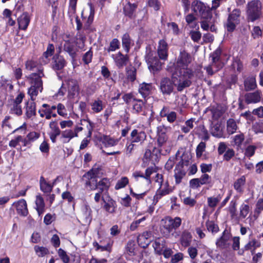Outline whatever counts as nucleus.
Wrapping results in <instances>:
<instances>
[{
	"label": "nucleus",
	"mask_w": 263,
	"mask_h": 263,
	"mask_svg": "<svg viewBox=\"0 0 263 263\" xmlns=\"http://www.w3.org/2000/svg\"><path fill=\"white\" fill-rule=\"evenodd\" d=\"M192 61L191 55L184 50L181 51L177 58L175 65V70L173 72V79L179 78L178 85V90L181 91L184 88L189 87L191 83V79L194 76L193 70L189 67ZM175 83V81H174Z\"/></svg>",
	"instance_id": "nucleus-1"
},
{
	"label": "nucleus",
	"mask_w": 263,
	"mask_h": 263,
	"mask_svg": "<svg viewBox=\"0 0 263 263\" xmlns=\"http://www.w3.org/2000/svg\"><path fill=\"white\" fill-rule=\"evenodd\" d=\"M25 67L28 70L37 71V72L32 73L27 77L30 84V87L28 90V94L31 99L33 100L36 99L39 92H42L43 88V81L41 79L42 77H44L43 68L36 62L31 60L26 62Z\"/></svg>",
	"instance_id": "nucleus-2"
},
{
	"label": "nucleus",
	"mask_w": 263,
	"mask_h": 263,
	"mask_svg": "<svg viewBox=\"0 0 263 263\" xmlns=\"http://www.w3.org/2000/svg\"><path fill=\"white\" fill-rule=\"evenodd\" d=\"M182 220L179 217L174 218L170 216L165 217L161 220L160 231L163 236L167 238H177L179 236V232L175 230L181 224Z\"/></svg>",
	"instance_id": "nucleus-3"
},
{
	"label": "nucleus",
	"mask_w": 263,
	"mask_h": 263,
	"mask_svg": "<svg viewBox=\"0 0 263 263\" xmlns=\"http://www.w3.org/2000/svg\"><path fill=\"white\" fill-rule=\"evenodd\" d=\"M247 18L248 22H254L260 19L262 15V5L258 0L249 2L246 8Z\"/></svg>",
	"instance_id": "nucleus-4"
},
{
	"label": "nucleus",
	"mask_w": 263,
	"mask_h": 263,
	"mask_svg": "<svg viewBox=\"0 0 263 263\" xmlns=\"http://www.w3.org/2000/svg\"><path fill=\"white\" fill-rule=\"evenodd\" d=\"M155 179L159 186L154 196V200L157 202L162 197L171 193L173 192V188L170 185L167 181H164L161 174H156Z\"/></svg>",
	"instance_id": "nucleus-5"
},
{
	"label": "nucleus",
	"mask_w": 263,
	"mask_h": 263,
	"mask_svg": "<svg viewBox=\"0 0 263 263\" xmlns=\"http://www.w3.org/2000/svg\"><path fill=\"white\" fill-rule=\"evenodd\" d=\"M168 129L169 127L163 125H160L157 127V145L160 148V152H162L163 149H164L166 153L170 152V148H165L167 145H170L168 136L166 135Z\"/></svg>",
	"instance_id": "nucleus-6"
},
{
	"label": "nucleus",
	"mask_w": 263,
	"mask_h": 263,
	"mask_svg": "<svg viewBox=\"0 0 263 263\" xmlns=\"http://www.w3.org/2000/svg\"><path fill=\"white\" fill-rule=\"evenodd\" d=\"M192 10L195 14L199 16L201 19L208 18L210 17V14H211L209 8L207 7L202 2L197 0L193 2Z\"/></svg>",
	"instance_id": "nucleus-7"
},
{
	"label": "nucleus",
	"mask_w": 263,
	"mask_h": 263,
	"mask_svg": "<svg viewBox=\"0 0 263 263\" xmlns=\"http://www.w3.org/2000/svg\"><path fill=\"white\" fill-rule=\"evenodd\" d=\"M174 81H175L176 84H178L179 78L177 77V78L174 79L172 77V81L167 78H163L161 79L160 89L163 95H170L173 91L174 85L178 88V85L175 84Z\"/></svg>",
	"instance_id": "nucleus-8"
},
{
	"label": "nucleus",
	"mask_w": 263,
	"mask_h": 263,
	"mask_svg": "<svg viewBox=\"0 0 263 263\" xmlns=\"http://www.w3.org/2000/svg\"><path fill=\"white\" fill-rule=\"evenodd\" d=\"M154 54V52L147 50L145 59L148 68L153 71H157L161 69V64Z\"/></svg>",
	"instance_id": "nucleus-9"
},
{
	"label": "nucleus",
	"mask_w": 263,
	"mask_h": 263,
	"mask_svg": "<svg viewBox=\"0 0 263 263\" xmlns=\"http://www.w3.org/2000/svg\"><path fill=\"white\" fill-rule=\"evenodd\" d=\"M24 96L25 95L23 93H20L15 99L13 100L12 104L10 105V112L11 114L17 116H21L22 114V109L20 104Z\"/></svg>",
	"instance_id": "nucleus-10"
},
{
	"label": "nucleus",
	"mask_w": 263,
	"mask_h": 263,
	"mask_svg": "<svg viewBox=\"0 0 263 263\" xmlns=\"http://www.w3.org/2000/svg\"><path fill=\"white\" fill-rule=\"evenodd\" d=\"M68 97L73 98L79 93L80 88L78 82L74 79H69L67 82Z\"/></svg>",
	"instance_id": "nucleus-11"
},
{
	"label": "nucleus",
	"mask_w": 263,
	"mask_h": 263,
	"mask_svg": "<svg viewBox=\"0 0 263 263\" xmlns=\"http://www.w3.org/2000/svg\"><path fill=\"white\" fill-rule=\"evenodd\" d=\"M262 92L257 90L253 92H248L245 95V100L247 104H255L260 101Z\"/></svg>",
	"instance_id": "nucleus-12"
},
{
	"label": "nucleus",
	"mask_w": 263,
	"mask_h": 263,
	"mask_svg": "<svg viewBox=\"0 0 263 263\" xmlns=\"http://www.w3.org/2000/svg\"><path fill=\"white\" fill-rule=\"evenodd\" d=\"M49 126L50 129L49 133L50 138L53 143H55L57 137L60 135H61L62 132L58 126L57 121H51L49 123Z\"/></svg>",
	"instance_id": "nucleus-13"
},
{
	"label": "nucleus",
	"mask_w": 263,
	"mask_h": 263,
	"mask_svg": "<svg viewBox=\"0 0 263 263\" xmlns=\"http://www.w3.org/2000/svg\"><path fill=\"white\" fill-rule=\"evenodd\" d=\"M168 45L166 41L162 39L159 41L157 48V53L159 59L166 60L168 57Z\"/></svg>",
	"instance_id": "nucleus-14"
},
{
	"label": "nucleus",
	"mask_w": 263,
	"mask_h": 263,
	"mask_svg": "<svg viewBox=\"0 0 263 263\" xmlns=\"http://www.w3.org/2000/svg\"><path fill=\"white\" fill-rule=\"evenodd\" d=\"M231 235L224 231L222 236L217 240L216 245L220 249H227L230 245Z\"/></svg>",
	"instance_id": "nucleus-15"
},
{
	"label": "nucleus",
	"mask_w": 263,
	"mask_h": 263,
	"mask_svg": "<svg viewBox=\"0 0 263 263\" xmlns=\"http://www.w3.org/2000/svg\"><path fill=\"white\" fill-rule=\"evenodd\" d=\"M186 174L185 170L184 168L183 162L181 160L176 166L174 170V177L176 183L178 184L181 182L182 178Z\"/></svg>",
	"instance_id": "nucleus-16"
},
{
	"label": "nucleus",
	"mask_w": 263,
	"mask_h": 263,
	"mask_svg": "<svg viewBox=\"0 0 263 263\" xmlns=\"http://www.w3.org/2000/svg\"><path fill=\"white\" fill-rule=\"evenodd\" d=\"M111 57L114 59L116 66L119 68H123L127 64L128 61V57L127 55H124L120 52L116 54H112Z\"/></svg>",
	"instance_id": "nucleus-17"
},
{
	"label": "nucleus",
	"mask_w": 263,
	"mask_h": 263,
	"mask_svg": "<svg viewBox=\"0 0 263 263\" xmlns=\"http://www.w3.org/2000/svg\"><path fill=\"white\" fill-rule=\"evenodd\" d=\"M146 137L144 132L134 129L130 133V141L132 143L142 142Z\"/></svg>",
	"instance_id": "nucleus-18"
},
{
	"label": "nucleus",
	"mask_w": 263,
	"mask_h": 263,
	"mask_svg": "<svg viewBox=\"0 0 263 263\" xmlns=\"http://www.w3.org/2000/svg\"><path fill=\"white\" fill-rule=\"evenodd\" d=\"M63 48L64 51L68 53L72 59L75 58L77 49L74 42L69 40L65 41L63 44Z\"/></svg>",
	"instance_id": "nucleus-19"
},
{
	"label": "nucleus",
	"mask_w": 263,
	"mask_h": 263,
	"mask_svg": "<svg viewBox=\"0 0 263 263\" xmlns=\"http://www.w3.org/2000/svg\"><path fill=\"white\" fill-rule=\"evenodd\" d=\"M103 174L102 169L99 166L95 165L89 171L83 175V177L86 179L95 178L97 179V178L102 177Z\"/></svg>",
	"instance_id": "nucleus-20"
},
{
	"label": "nucleus",
	"mask_w": 263,
	"mask_h": 263,
	"mask_svg": "<svg viewBox=\"0 0 263 263\" xmlns=\"http://www.w3.org/2000/svg\"><path fill=\"white\" fill-rule=\"evenodd\" d=\"M13 205L15 206L18 214L24 217L28 215L27 204L25 200L21 199L14 202Z\"/></svg>",
	"instance_id": "nucleus-21"
},
{
	"label": "nucleus",
	"mask_w": 263,
	"mask_h": 263,
	"mask_svg": "<svg viewBox=\"0 0 263 263\" xmlns=\"http://www.w3.org/2000/svg\"><path fill=\"white\" fill-rule=\"evenodd\" d=\"M151 236L152 233L151 232H144L142 234L138 237V242L141 247L146 248L148 246L151 241Z\"/></svg>",
	"instance_id": "nucleus-22"
},
{
	"label": "nucleus",
	"mask_w": 263,
	"mask_h": 263,
	"mask_svg": "<svg viewBox=\"0 0 263 263\" xmlns=\"http://www.w3.org/2000/svg\"><path fill=\"white\" fill-rule=\"evenodd\" d=\"M260 246V242L259 240L255 238L250 239L248 242L244 246L243 250L239 251L238 253L240 255L243 254L244 251L251 250L252 254L254 253L253 251L255 249Z\"/></svg>",
	"instance_id": "nucleus-23"
},
{
	"label": "nucleus",
	"mask_w": 263,
	"mask_h": 263,
	"mask_svg": "<svg viewBox=\"0 0 263 263\" xmlns=\"http://www.w3.org/2000/svg\"><path fill=\"white\" fill-rule=\"evenodd\" d=\"M30 17L27 12L23 13L17 19L19 28L25 30L30 23Z\"/></svg>",
	"instance_id": "nucleus-24"
},
{
	"label": "nucleus",
	"mask_w": 263,
	"mask_h": 263,
	"mask_svg": "<svg viewBox=\"0 0 263 263\" xmlns=\"http://www.w3.org/2000/svg\"><path fill=\"white\" fill-rule=\"evenodd\" d=\"M153 87L151 83H143L139 85V92L141 96L145 98L148 97L151 93Z\"/></svg>",
	"instance_id": "nucleus-25"
},
{
	"label": "nucleus",
	"mask_w": 263,
	"mask_h": 263,
	"mask_svg": "<svg viewBox=\"0 0 263 263\" xmlns=\"http://www.w3.org/2000/svg\"><path fill=\"white\" fill-rule=\"evenodd\" d=\"M165 240L163 238H157L155 240L153 247L157 254H162L163 249L165 248Z\"/></svg>",
	"instance_id": "nucleus-26"
},
{
	"label": "nucleus",
	"mask_w": 263,
	"mask_h": 263,
	"mask_svg": "<svg viewBox=\"0 0 263 263\" xmlns=\"http://www.w3.org/2000/svg\"><path fill=\"white\" fill-rule=\"evenodd\" d=\"M35 208L39 216H41L45 212V204L43 198L40 195L36 196Z\"/></svg>",
	"instance_id": "nucleus-27"
},
{
	"label": "nucleus",
	"mask_w": 263,
	"mask_h": 263,
	"mask_svg": "<svg viewBox=\"0 0 263 263\" xmlns=\"http://www.w3.org/2000/svg\"><path fill=\"white\" fill-rule=\"evenodd\" d=\"M35 99H34V100ZM31 102H27L26 103V116L28 118H30L33 116L35 115L36 114V109H35V104L33 102L34 100Z\"/></svg>",
	"instance_id": "nucleus-28"
},
{
	"label": "nucleus",
	"mask_w": 263,
	"mask_h": 263,
	"mask_svg": "<svg viewBox=\"0 0 263 263\" xmlns=\"http://www.w3.org/2000/svg\"><path fill=\"white\" fill-rule=\"evenodd\" d=\"M244 87L245 90L247 91L255 89L257 87L255 78L252 76L245 79L244 81Z\"/></svg>",
	"instance_id": "nucleus-29"
},
{
	"label": "nucleus",
	"mask_w": 263,
	"mask_h": 263,
	"mask_svg": "<svg viewBox=\"0 0 263 263\" xmlns=\"http://www.w3.org/2000/svg\"><path fill=\"white\" fill-rule=\"evenodd\" d=\"M40 190L45 193H50L53 187V184L46 181L45 179L41 176L40 179Z\"/></svg>",
	"instance_id": "nucleus-30"
},
{
	"label": "nucleus",
	"mask_w": 263,
	"mask_h": 263,
	"mask_svg": "<svg viewBox=\"0 0 263 263\" xmlns=\"http://www.w3.org/2000/svg\"><path fill=\"white\" fill-rule=\"evenodd\" d=\"M222 67V64L220 61L214 62L212 61L211 64L207 66L205 69L206 72L209 75H213Z\"/></svg>",
	"instance_id": "nucleus-31"
},
{
	"label": "nucleus",
	"mask_w": 263,
	"mask_h": 263,
	"mask_svg": "<svg viewBox=\"0 0 263 263\" xmlns=\"http://www.w3.org/2000/svg\"><path fill=\"white\" fill-rule=\"evenodd\" d=\"M75 133H73L72 129H66L61 133V139H62L63 143H67L74 137H77Z\"/></svg>",
	"instance_id": "nucleus-32"
},
{
	"label": "nucleus",
	"mask_w": 263,
	"mask_h": 263,
	"mask_svg": "<svg viewBox=\"0 0 263 263\" xmlns=\"http://www.w3.org/2000/svg\"><path fill=\"white\" fill-rule=\"evenodd\" d=\"M65 65L66 61L62 57L59 55L54 56L52 66L54 69H62Z\"/></svg>",
	"instance_id": "nucleus-33"
},
{
	"label": "nucleus",
	"mask_w": 263,
	"mask_h": 263,
	"mask_svg": "<svg viewBox=\"0 0 263 263\" xmlns=\"http://www.w3.org/2000/svg\"><path fill=\"white\" fill-rule=\"evenodd\" d=\"M192 236L191 234L186 231H183L180 237V243L184 247L190 246Z\"/></svg>",
	"instance_id": "nucleus-34"
},
{
	"label": "nucleus",
	"mask_w": 263,
	"mask_h": 263,
	"mask_svg": "<svg viewBox=\"0 0 263 263\" xmlns=\"http://www.w3.org/2000/svg\"><path fill=\"white\" fill-rule=\"evenodd\" d=\"M185 22L190 28L195 29L197 27L198 28L197 17L193 13H189L185 17Z\"/></svg>",
	"instance_id": "nucleus-35"
},
{
	"label": "nucleus",
	"mask_w": 263,
	"mask_h": 263,
	"mask_svg": "<svg viewBox=\"0 0 263 263\" xmlns=\"http://www.w3.org/2000/svg\"><path fill=\"white\" fill-rule=\"evenodd\" d=\"M97 189L100 192L107 191L110 186L109 180L106 178H104L97 183Z\"/></svg>",
	"instance_id": "nucleus-36"
},
{
	"label": "nucleus",
	"mask_w": 263,
	"mask_h": 263,
	"mask_svg": "<svg viewBox=\"0 0 263 263\" xmlns=\"http://www.w3.org/2000/svg\"><path fill=\"white\" fill-rule=\"evenodd\" d=\"M122 43L123 47L125 49V51L127 53L128 52L130 47L133 45V42L128 34L125 33L123 35L122 38Z\"/></svg>",
	"instance_id": "nucleus-37"
},
{
	"label": "nucleus",
	"mask_w": 263,
	"mask_h": 263,
	"mask_svg": "<svg viewBox=\"0 0 263 263\" xmlns=\"http://www.w3.org/2000/svg\"><path fill=\"white\" fill-rule=\"evenodd\" d=\"M137 7L136 4H131L130 2L127 3L124 7V12L126 16L132 17L134 12Z\"/></svg>",
	"instance_id": "nucleus-38"
},
{
	"label": "nucleus",
	"mask_w": 263,
	"mask_h": 263,
	"mask_svg": "<svg viewBox=\"0 0 263 263\" xmlns=\"http://www.w3.org/2000/svg\"><path fill=\"white\" fill-rule=\"evenodd\" d=\"M222 197V195L220 194L217 195L216 196L209 197L207 199L208 205L210 208L214 209L220 202Z\"/></svg>",
	"instance_id": "nucleus-39"
},
{
	"label": "nucleus",
	"mask_w": 263,
	"mask_h": 263,
	"mask_svg": "<svg viewBox=\"0 0 263 263\" xmlns=\"http://www.w3.org/2000/svg\"><path fill=\"white\" fill-rule=\"evenodd\" d=\"M246 182L245 176H241L234 183V187L237 193H241L243 191V186Z\"/></svg>",
	"instance_id": "nucleus-40"
},
{
	"label": "nucleus",
	"mask_w": 263,
	"mask_h": 263,
	"mask_svg": "<svg viewBox=\"0 0 263 263\" xmlns=\"http://www.w3.org/2000/svg\"><path fill=\"white\" fill-rule=\"evenodd\" d=\"M102 200L104 203L103 208L106 212L109 213H114L115 212L116 202L112 199H109L107 202L104 200L102 197Z\"/></svg>",
	"instance_id": "nucleus-41"
},
{
	"label": "nucleus",
	"mask_w": 263,
	"mask_h": 263,
	"mask_svg": "<svg viewBox=\"0 0 263 263\" xmlns=\"http://www.w3.org/2000/svg\"><path fill=\"white\" fill-rule=\"evenodd\" d=\"M91 109L95 113L101 112L104 108V105L102 100L100 99L95 100L91 103Z\"/></svg>",
	"instance_id": "nucleus-42"
},
{
	"label": "nucleus",
	"mask_w": 263,
	"mask_h": 263,
	"mask_svg": "<svg viewBox=\"0 0 263 263\" xmlns=\"http://www.w3.org/2000/svg\"><path fill=\"white\" fill-rule=\"evenodd\" d=\"M238 128L236 121L233 119H229L227 123V130L229 135H232L236 132Z\"/></svg>",
	"instance_id": "nucleus-43"
},
{
	"label": "nucleus",
	"mask_w": 263,
	"mask_h": 263,
	"mask_svg": "<svg viewBox=\"0 0 263 263\" xmlns=\"http://www.w3.org/2000/svg\"><path fill=\"white\" fill-rule=\"evenodd\" d=\"M211 134L217 138L222 137L223 133L220 125L218 123L213 124L211 128Z\"/></svg>",
	"instance_id": "nucleus-44"
},
{
	"label": "nucleus",
	"mask_w": 263,
	"mask_h": 263,
	"mask_svg": "<svg viewBox=\"0 0 263 263\" xmlns=\"http://www.w3.org/2000/svg\"><path fill=\"white\" fill-rule=\"evenodd\" d=\"M119 142L118 139H115L110 136H104L102 138V143L105 146L110 147L116 145Z\"/></svg>",
	"instance_id": "nucleus-45"
},
{
	"label": "nucleus",
	"mask_w": 263,
	"mask_h": 263,
	"mask_svg": "<svg viewBox=\"0 0 263 263\" xmlns=\"http://www.w3.org/2000/svg\"><path fill=\"white\" fill-rule=\"evenodd\" d=\"M126 74L127 79L133 82L136 78V69L133 66H128L126 68Z\"/></svg>",
	"instance_id": "nucleus-46"
},
{
	"label": "nucleus",
	"mask_w": 263,
	"mask_h": 263,
	"mask_svg": "<svg viewBox=\"0 0 263 263\" xmlns=\"http://www.w3.org/2000/svg\"><path fill=\"white\" fill-rule=\"evenodd\" d=\"M54 50V46L52 44H49L47 47V50L44 53L42 58L43 59H45V60L43 62L44 64L47 63L49 62L48 57H51L53 54Z\"/></svg>",
	"instance_id": "nucleus-47"
},
{
	"label": "nucleus",
	"mask_w": 263,
	"mask_h": 263,
	"mask_svg": "<svg viewBox=\"0 0 263 263\" xmlns=\"http://www.w3.org/2000/svg\"><path fill=\"white\" fill-rule=\"evenodd\" d=\"M144 103L141 100L136 99L133 104V111L134 113H139L142 111Z\"/></svg>",
	"instance_id": "nucleus-48"
},
{
	"label": "nucleus",
	"mask_w": 263,
	"mask_h": 263,
	"mask_svg": "<svg viewBox=\"0 0 263 263\" xmlns=\"http://www.w3.org/2000/svg\"><path fill=\"white\" fill-rule=\"evenodd\" d=\"M94 17V10L93 9V7L91 4H90V12L89 14L86 21V22L84 24V28L85 29H88L91 23L93 21Z\"/></svg>",
	"instance_id": "nucleus-49"
},
{
	"label": "nucleus",
	"mask_w": 263,
	"mask_h": 263,
	"mask_svg": "<svg viewBox=\"0 0 263 263\" xmlns=\"http://www.w3.org/2000/svg\"><path fill=\"white\" fill-rule=\"evenodd\" d=\"M34 249L39 257H44L49 253L48 249L44 247L35 246L34 247Z\"/></svg>",
	"instance_id": "nucleus-50"
},
{
	"label": "nucleus",
	"mask_w": 263,
	"mask_h": 263,
	"mask_svg": "<svg viewBox=\"0 0 263 263\" xmlns=\"http://www.w3.org/2000/svg\"><path fill=\"white\" fill-rule=\"evenodd\" d=\"M240 16V11L238 9H235L230 13L228 19L231 20L232 22L234 21L235 23L239 22V17Z\"/></svg>",
	"instance_id": "nucleus-51"
},
{
	"label": "nucleus",
	"mask_w": 263,
	"mask_h": 263,
	"mask_svg": "<svg viewBox=\"0 0 263 263\" xmlns=\"http://www.w3.org/2000/svg\"><path fill=\"white\" fill-rule=\"evenodd\" d=\"M201 27L203 30H208L210 26L213 23L212 22V14H210V17L208 18L201 19Z\"/></svg>",
	"instance_id": "nucleus-52"
},
{
	"label": "nucleus",
	"mask_w": 263,
	"mask_h": 263,
	"mask_svg": "<svg viewBox=\"0 0 263 263\" xmlns=\"http://www.w3.org/2000/svg\"><path fill=\"white\" fill-rule=\"evenodd\" d=\"M206 227L208 230L212 233H216L219 231V227L217 224L213 221H208L206 222Z\"/></svg>",
	"instance_id": "nucleus-53"
},
{
	"label": "nucleus",
	"mask_w": 263,
	"mask_h": 263,
	"mask_svg": "<svg viewBox=\"0 0 263 263\" xmlns=\"http://www.w3.org/2000/svg\"><path fill=\"white\" fill-rule=\"evenodd\" d=\"M83 215L86 222H90L92 219L91 210L88 205H85L83 208Z\"/></svg>",
	"instance_id": "nucleus-54"
},
{
	"label": "nucleus",
	"mask_w": 263,
	"mask_h": 263,
	"mask_svg": "<svg viewBox=\"0 0 263 263\" xmlns=\"http://www.w3.org/2000/svg\"><path fill=\"white\" fill-rule=\"evenodd\" d=\"M244 140L245 136L242 133H240L238 135H236L233 137V142L234 144L237 146L238 148L241 147Z\"/></svg>",
	"instance_id": "nucleus-55"
},
{
	"label": "nucleus",
	"mask_w": 263,
	"mask_h": 263,
	"mask_svg": "<svg viewBox=\"0 0 263 263\" xmlns=\"http://www.w3.org/2000/svg\"><path fill=\"white\" fill-rule=\"evenodd\" d=\"M128 183V179L126 177H123L119 180L116 185L115 189L119 190L124 187Z\"/></svg>",
	"instance_id": "nucleus-56"
},
{
	"label": "nucleus",
	"mask_w": 263,
	"mask_h": 263,
	"mask_svg": "<svg viewBox=\"0 0 263 263\" xmlns=\"http://www.w3.org/2000/svg\"><path fill=\"white\" fill-rule=\"evenodd\" d=\"M40 116L42 118L45 117L47 120L50 119V115L52 113L47 107H43L40 108L38 111Z\"/></svg>",
	"instance_id": "nucleus-57"
},
{
	"label": "nucleus",
	"mask_w": 263,
	"mask_h": 263,
	"mask_svg": "<svg viewBox=\"0 0 263 263\" xmlns=\"http://www.w3.org/2000/svg\"><path fill=\"white\" fill-rule=\"evenodd\" d=\"M234 69H236L237 71L240 72L243 70V66L242 62L239 59H235L232 65Z\"/></svg>",
	"instance_id": "nucleus-58"
},
{
	"label": "nucleus",
	"mask_w": 263,
	"mask_h": 263,
	"mask_svg": "<svg viewBox=\"0 0 263 263\" xmlns=\"http://www.w3.org/2000/svg\"><path fill=\"white\" fill-rule=\"evenodd\" d=\"M206 147L205 143L204 142H201L197 146L196 149V156L198 158H200L202 155L203 153L205 151Z\"/></svg>",
	"instance_id": "nucleus-59"
},
{
	"label": "nucleus",
	"mask_w": 263,
	"mask_h": 263,
	"mask_svg": "<svg viewBox=\"0 0 263 263\" xmlns=\"http://www.w3.org/2000/svg\"><path fill=\"white\" fill-rule=\"evenodd\" d=\"M120 47V42L117 39H114L110 43L109 46L107 49L108 52L114 51L119 49Z\"/></svg>",
	"instance_id": "nucleus-60"
},
{
	"label": "nucleus",
	"mask_w": 263,
	"mask_h": 263,
	"mask_svg": "<svg viewBox=\"0 0 263 263\" xmlns=\"http://www.w3.org/2000/svg\"><path fill=\"white\" fill-rule=\"evenodd\" d=\"M83 123L86 124V126L88 130V137H90L92 135V132L95 126V124L90 120L87 119L82 121Z\"/></svg>",
	"instance_id": "nucleus-61"
},
{
	"label": "nucleus",
	"mask_w": 263,
	"mask_h": 263,
	"mask_svg": "<svg viewBox=\"0 0 263 263\" xmlns=\"http://www.w3.org/2000/svg\"><path fill=\"white\" fill-rule=\"evenodd\" d=\"M146 219V216H144L140 219L134 221L132 222L130 226V230L131 231H135L140 226V224L144 221Z\"/></svg>",
	"instance_id": "nucleus-62"
},
{
	"label": "nucleus",
	"mask_w": 263,
	"mask_h": 263,
	"mask_svg": "<svg viewBox=\"0 0 263 263\" xmlns=\"http://www.w3.org/2000/svg\"><path fill=\"white\" fill-rule=\"evenodd\" d=\"M58 253L64 263H68L69 261V257L67 255L66 252L62 249H59L58 251Z\"/></svg>",
	"instance_id": "nucleus-63"
},
{
	"label": "nucleus",
	"mask_w": 263,
	"mask_h": 263,
	"mask_svg": "<svg viewBox=\"0 0 263 263\" xmlns=\"http://www.w3.org/2000/svg\"><path fill=\"white\" fill-rule=\"evenodd\" d=\"M249 212V206L248 204H242L240 207V216L245 218Z\"/></svg>",
	"instance_id": "nucleus-64"
}]
</instances>
